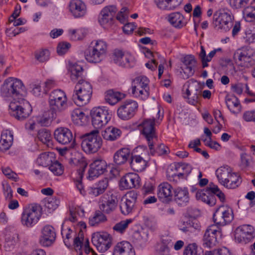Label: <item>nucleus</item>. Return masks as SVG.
Returning <instances> with one entry per match:
<instances>
[{"instance_id":"1","label":"nucleus","mask_w":255,"mask_h":255,"mask_svg":"<svg viewBox=\"0 0 255 255\" xmlns=\"http://www.w3.org/2000/svg\"><path fill=\"white\" fill-rule=\"evenodd\" d=\"M0 95L5 99L23 96L26 90L22 82L17 78L9 77L5 79L0 89Z\"/></svg>"},{"instance_id":"2","label":"nucleus","mask_w":255,"mask_h":255,"mask_svg":"<svg viewBox=\"0 0 255 255\" xmlns=\"http://www.w3.org/2000/svg\"><path fill=\"white\" fill-rule=\"evenodd\" d=\"M217 196L220 200L223 202L225 200V196L217 185L210 183L205 190L198 191L196 194L197 200H200L210 206L215 205L216 203Z\"/></svg>"},{"instance_id":"3","label":"nucleus","mask_w":255,"mask_h":255,"mask_svg":"<svg viewBox=\"0 0 255 255\" xmlns=\"http://www.w3.org/2000/svg\"><path fill=\"white\" fill-rule=\"evenodd\" d=\"M81 147L86 153L96 152L102 145V139L98 130L95 129L81 136Z\"/></svg>"},{"instance_id":"4","label":"nucleus","mask_w":255,"mask_h":255,"mask_svg":"<svg viewBox=\"0 0 255 255\" xmlns=\"http://www.w3.org/2000/svg\"><path fill=\"white\" fill-rule=\"evenodd\" d=\"M92 94V88L90 83L80 80L76 84L72 99L77 105L82 106L88 103Z\"/></svg>"},{"instance_id":"5","label":"nucleus","mask_w":255,"mask_h":255,"mask_svg":"<svg viewBox=\"0 0 255 255\" xmlns=\"http://www.w3.org/2000/svg\"><path fill=\"white\" fill-rule=\"evenodd\" d=\"M41 206L36 204H30L23 209L21 222L23 226L31 228L37 224L41 216Z\"/></svg>"},{"instance_id":"6","label":"nucleus","mask_w":255,"mask_h":255,"mask_svg":"<svg viewBox=\"0 0 255 255\" xmlns=\"http://www.w3.org/2000/svg\"><path fill=\"white\" fill-rule=\"evenodd\" d=\"M107 51L106 43L102 40L96 41L93 47H90L85 52L86 60L90 62H100L105 57Z\"/></svg>"},{"instance_id":"7","label":"nucleus","mask_w":255,"mask_h":255,"mask_svg":"<svg viewBox=\"0 0 255 255\" xmlns=\"http://www.w3.org/2000/svg\"><path fill=\"white\" fill-rule=\"evenodd\" d=\"M9 114L19 121H23L27 119L32 110L29 102L22 100L21 102H11L9 105Z\"/></svg>"},{"instance_id":"8","label":"nucleus","mask_w":255,"mask_h":255,"mask_svg":"<svg viewBox=\"0 0 255 255\" xmlns=\"http://www.w3.org/2000/svg\"><path fill=\"white\" fill-rule=\"evenodd\" d=\"M231 11L227 9H220L213 15V24L217 30L229 31L233 26Z\"/></svg>"},{"instance_id":"9","label":"nucleus","mask_w":255,"mask_h":255,"mask_svg":"<svg viewBox=\"0 0 255 255\" xmlns=\"http://www.w3.org/2000/svg\"><path fill=\"white\" fill-rule=\"evenodd\" d=\"M49 103L52 114L55 115L65 110L67 108V97L65 93L61 90H55L49 95ZM54 116L53 115L52 118Z\"/></svg>"},{"instance_id":"10","label":"nucleus","mask_w":255,"mask_h":255,"mask_svg":"<svg viewBox=\"0 0 255 255\" xmlns=\"http://www.w3.org/2000/svg\"><path fill=\"white\" fill-rule=\"evenodd\" d=\"M92 125L97 128L106 125L111 118V114L105 107H95L91 111Z\"/></svg>"},{"instance_id":"11","label":"nucleus","mask_w":255,"mask_h":255,"mask_svg":"<svg viewBox=\"0 0 255 255\" xmlns=\"http://www.w3.org/2000/svg\"><path fill=\"white\" fill-rule=\"evenodd\" d=\"M155 119H145L138 126L141 134L147 141L149 148L151 149L152 140H157L155 132Z\"/></svg>"},{"instance_id":"12","label":"nucleus","mask_w":255,"mask_h":255,"mask_svg":"<svg viewBox=\"0 0 255 255\" xmlns=\"http://www.w3.org/2000/svg\"><path fill=\"white\" fill-rule=\"evenodd\" d=\"M118 199L117 196L111 192L103 195L99 200V208L105 214L113 212L118 206Z\"/></svg>"},{"instance_id":"13","label":"nucleus","mask_w":255,"mask_h":255,"mask_svg":"<svg viewBox=\"0 0 255 255\" xmlns=\"http://www.w3.org/2000/svg\"><path fill=\"white\" fill-rule=\"evenodd\" d=\"M137 196V193L132 190L128 192L122 199L120 208L122 214L127 215L132 212L136 207Z\"/></svg>"},{"instance_id":"14","label":"nucleus","mask_w":255,"mask_h":255,"mask_svg":"<svg viewBox=\"0 0 255 255\" xmlns=\"http://www.w3.org/2000/svg\"><path fill=\"white\" fill-rule=\"evenodd\" d=\"M117 11V7L114 5L104 7L99 16L98 21L100 25L104 28L111 27L114 23Z\"/></svg>"},{"instance_id":"15","label":"nucleus","mask_w":255,"mask_h":255,"mask_svg":"<svg viewBox=\"0 0 255 255\" xmlns=\"http://www.w3.org/2000/svg\"><path fill=\"white\" fill-rule=\"evenodd\" d=\"M92 242L99 251L104 252L111 246L112 238L107 232H97L93 234Z\"/></svg>"},{"instance_id":"16","label":"nucleus","mask_w":255,"mask_h":255,"mask_svg":"<svg viewBox=\"0 0 255 255\" xmlns=\"http://www.w3.org/2000/svg\"><path fill=\"white\" fill-rule=\"evenodd\" d=\"M138 108L136 102L131 100L123 103L117 110L118 117L122 120H128L132 118Z\"/></svg>"},{"instance_id":"17","label":"nucleus","mask_w":255,"mask_h":255,"mask_svg":"<svg viewBox=\"0 0 255 255\" xmlns=\"http://www.w3.org/2000/svg\"><path fill=\"white\" fill-rule=\"evenodd\" d=\"M234 216L231 209L224 206L217 208L213 215V220L217 225L225 226L230 223Z\"/></svg>"},{"instance_id":"18","label":"nucleus","mask_w":255,"mask_h":255,"mask_svg":"<svg viewBox=\"0 0 255 255\" xmlns=\"http://www.w3.org/2000/svg\"><path fill=\"white\" fill-rule=\"evenodd\" d=\"M234 236L236 242L246 244L254 237V228L249 225L241 226L235 230Z\"/></svg>"},{"instance_id":"19","label":"nucleus","mask_w":255,"mask_h":255,"mask_svg":"<svg viewBox=\"0 0 255 255\" xmlns=\"http://www.w3.org/2000/svg\"><path fill=\"white\" fill-rule=\"evenodd\" d=\"M113 60L116 64L126 68L133 67L135 65L134 57L130 53L119 49L115 50Z\"/></svg>"},{"instance_id":"20","label":"nucleus","mask_w":255,"mask_h":255,"mask_svg":"<svg viewBox=\"0 0 255 255\" xmlns=\"http://www.w3.org/2000/svg\"><path fill=\"white\" fill-rule=\"evenodd\" d=\"M182 62L183 65L181 67V75L183 79H187L194 74L196 60L194 56L187 55L183 58Z\"/></svg>"},{"instance_id":"21","label":"nucleus","mask_w":255,"mask_h":255,"mask_svg":"<svg viewBox=\"0 0 255 255\" xmlns=\"http://www.w3.org/2000/svg\"><path fill=\"white\" fill-rule=\"evenodd\" d=\"M174 170V169L173 168ZM192 169L191 165L189 164H176L174 167V170L176 171L175 173H173L172 170H169L167 172V177L170 180L177 181V179L180 178H186L190 173Z\"/></svg>"},{"instance_id":"22","label":"nucleus","mask_w":255,"mask_h":255,"mask_svg":"<svg viewBox=\"0 0 255 255\" xmlns=\"http://www.w3.org/2000/svg\"><path fill=\"white\" fill-rule=\"evenodd\" d=\"M54 136L55 140L62 145L73 144L74 139L72 131L68 128H59L54 131Z\"/></svg>"},{"instance_id":"23","label":"nucleus","mask_w":255,"mask_h":255,"mask_svg":"<svg viewBox=\"0 0 255 255\" xmlns=\"http://www.w3.org/2000/svg\"><path fill=\"white\" fill-rule=\"evenodd\" d=\"M143 148H146L143 146H138L133 150L130 156L129 164L130 167L137 172L143 171L146 167L147 162L142 157L139 155L135 154V152L140 150Z\"/></svg>"},{"instance_id":"24","label":"nucleus","mask_w":255,"mask_h":255,"mask_svg":"<svg viewBox=\"0 0 255 255\" xmlns=\"http://www.w3.org/2000/svg\"><path fill=\"white\" fill-rule=\"evenodd\" d=\"M221 235V231L215 225L210 226L206 230L203 237V245L208 248H212L217 243V235Z\"/></svg>"},{"instance_id":"25","label":"nucleus","mask_w":255,"mask_h":255,"mask_svg":"<svg viewBox=\"0 0 255 255\" xmlns=\"http://www.w3.org/2000/svg\"><path fill=\"white\" fill-rule=\"evenodd\" d=\"M107 164L105 160L102 159L95 160L91 164L89 170V179L93 180L104 174L107 170Z\"/></svg>"},{"instance_id":"26","label":"nucleus","mask_w":255,"mask_h":255,"mask_svg":"<svg viewBox=\"0 0 255 255\" xmlns=\"http://www.w3.org/2000/svg\"><path fill=\"white\" fill-rule=\"evenodd\" d=\"M56 233L54 228L50 225L44 226L41 230L39 243L43 246L49 247L55 241Z\"/></svg>"},{"instance_id":"27","label":"nucleus","mask_w":255,"mask_h":255,"mask_svg":"<svg viewBox=\"0 0 255 255\" xmlns=\"http://www.w3.org/2000/svg\"><path fill=\"white\" fill-rule=\"evenodd\" d=\"M186 94L187 95L188 103L195 105L198 102L199 96L201 94L200 86L196 81L189 83Z\"/></svg>"},{"instance_id":"28","label":"nucleus","mask_w":255,"mask_h":255,"mask_svg":"<svg viewBox=\"0 0 255 255\" xmlns=\"http://www.w3.org/2000/svg\"><path fill=\"white\" fill-rule=\"evenodd\" d=\"M254 52L252 50H243L234 54V59L237 62H241L240 65L249 67L254 64Z\"/></svg>"},{"instance_id":"29","label":"nucleus","mask_w":255,"mask_h":255,"mask_svg":"<svg viewBox=\"0 0 255 255\" xmlns=\"http://www.w3.org/2000/svg\"><path fill=\"white\" fill-rule=\"evenodd\" d=\"M139 184V177L136 173L126 174L120 180V186L124 189L136 187Z\"/></svg>"},{"instance_id":"30","label":"nucleus","mask_w":255,"mask_h":255,"mask_svg":"<svg viewBox=\"0 0 255 255\" xmlns=\"http://www.w3.org/2000/svg\"><path fill=\"white\" fill-rule=\"evenodd\" d=\"M69 7L70 12L76 18L84 16L87 12L86 6L81 0H71Z\"/></svg>"},{"instance_id":"31","label":"nucleus","mask_w":255,"mask_h":255,"mask_svg":"<svg viewBox=\"0 0 255 255\" xmlns=\"http://www.w3.org/2000/svg\"><path fill=\"white\" fill-rule=\"evenodd\" d=\"M172 245L173 243L170 237L163 236L155 246V252L158 255H168L170 247Z\"/></svg>"},{"instance_id":"32","label":"nucleus","mask_w":255,"mask_h":255,"mask_svg":"<svg viewBox=\"0 0 255 255\" xmlns=\"http://www.w3.org/2000/svg\"><path fill=\"white\" fill-rule=\"evenodd\" d=\"M172 187L167 182L161 183L158 187L157 196L162 202L167 203L171 199Z\"/></svg>"},{"instance_id":"33","label":"nucleus","mask_w":255,"mask_h":255,"mask_svg":"<svg viewBox=\"0 0 255 255\" xmlns=\"http://www.w3.org/2000/svg\"><path fill=\"white\" fill-rule=\"evenodd\" d=\"M174 200L180 206H185L189 201L188 190L186 188H177L174 190Z\"/></svg>"},{"instance_id":"34","label":"nucleus","mask_w":255,"mask_h":255,"mask_svg":"<svg viewBox=\"0 0 255 255\" xmlns=\"http://www.w3.org/2000/svg\"><path fill=\"white\" fill-rule=\"evenodd\" d=\"M232 170L228 165L221 166L216 171V175L219 182L224 187L229 182L228 178Z\"/></svg>"},{"instance_id":"35","label":"nucleus","mask_w":255,"mask_h":255,"mask_svg":"<svg viewBox=\"0 0 255 255\" xmlns=\"http://www.w3.org/2000/svg\"><path fill=\"white\" fill-rule=\"evenodd\" d=\"M13 142V134L8 130H3L1 134L0 140V151H4L8 150Z\"/></svg>"},{"instance_id":"36","label":"nucleus","mask_w":255,"mask_h":255,"mask_svg":"<svg viewBox=\"0 0 255 255\" xmlns=\"http://www.w3.org/2000/svg\"><path fill=\"white\" fill-rule=\"evenodd\" d=\"M130 150L128 148H121L116 152L114 155V162L118 165L125 164L130 157Z\"/></svg>"},{"instance_id":"37","label":"nucleus","mask_w":255,"mask_h":255,"mask_svg":"<svg viewBox=\"0 0 255 255\" xmlns=\"http://www.w3.org/2000/svg\"><path fill=\"white\" fill-rule=\"evenodd\" d=\"M157 6L161 9L172 10L179 6L180 1L178 0H154Z\"/></svg>"},{"instance_id":"38","label":"nucleus","mask_w":255,"mask_h":255,"mask_svg":"<svg viewBox=\"0 0 255 255\" xmlns=\"http://www.w3.org/2000/svg\"><path fill=\"white\" fill-rule=\"evenodd\" d=\"M124 98V95L119 92L113 90L107 91L105 95V100L109 104L114 105Z\"/></svg>"},{"instance_id":"39","label":"nucleus","mask_w":255,"mask_h":255,"mask_svg":"<svg viewBox=\"0 0 255 255\" xmlns=\"http://www.w3.org/2000/svg\"><path fill=\"white\" fill-rule=\"evenodd\" d=\"M54 158V154L53 152H44L38 156L36 162L40 166H47L52 163Z\"/></svg>"},{"instance_id":"40","label":"nucleus","mask_w":255,"mask_h":255,"mask_svg":"<svg viewBox=\"0 0 255 255\" xmlns=\"http://www.w3.org/2000/svg\"><path fill=\"white\" fill-rule=\"evenodd\" d=\"M109 185V181L108 178H104L100 180L95 186L91 188V193L95 196H98L103 194Z\"/></svg>"},{"instance_id":"41","label":"nucleus","mask_w":255,"mask_h":255,"mask_svg":"<svg viewBox=\"0 0 255 255\" xmlns=\"http://www.w3.org/2000/svg\"><path fill=\"white\" fill-rule=\"evenodd\" d=\"M184 16L180 12H173L168 16V21L176 28H181L184 25Z\"/></svg>"},{"instance_id":"42","label":"nucleus","mask_w":255,"mask_h":255,"mask_svg":"<svg viewBox=\"0 0 255 255\" xmlns=\"http://www.w3.org/2000/svg\"><path fill=\"white\" fill-rule=\"evenodd\" d=\"M121 133L120 129L114 127H109L105 130L102 135L106 140L114 141L120 136Z\"/></svg>"},{"instance_id":"43","label":"nucleus","mask_w":255,"mask_h":255,"mask_svg":"<svg viewBox=\"0 0 255 255\" xmlns=\"http://www.w3.org/2000/svg\"><path fill=\"white\" fill-rule=\"evenodd\" d=\"M229 182L227 183L225 187L228 189H235L239 187L242 182V178L240 175L235 172H231L229 176Z\"/></svg>"},{"instance_id":"44","label":"nucleus","mask_w":255,"mask_h":255,"mask_svg":"<svg viewBox=\"0 0 255 255\" xmlns=\"http://www.w3.org/2000/svg\"><path fill=\"white\" fill-rule=\"evenodd\" d=\"M180 230L184 232H192L194 230L198 229L199 226L197 223L193 222L191 219H185L181 222Z\"/></svg>"},{"instance_id":"45","label":"nucleus","mask_w":255,"mask_h":255,"mask_svg":"<svg viewBox=\"0 0 255 255\" xmlns=\"http://www.w3.org/2000/svg\"><path fill=\"white\" fill-rule=\"evenodd\" d=\"M156 141V140H152V146L151 147V149L149 148L150 153L151 155H154L157 154L158 155H162L163 154H167L169 152L168 147L162 143L158 144L155 148L154 146Z\"/></svg>"},{"instance_id":"46","label":"nucleus","mask_w":255,"mask_h":255,"mask_svg":"<svg viewBox=\"0 0 255 255\" xmlns=\"http://www.w3.org/2000/svg\"><path fill=\"white\" fill-rule=\"evenodd\" d=\"M70 70L71 72V79L72 81H75L82 76L83 69L80 65L75 63L70 67Z\"/></svg>"},{"instance_id":"47","label":"nucleus","mask_w":255,"mask_h":255,"mask_svg":"<svg viewBox=\"0 0 255 255\" xmlns=\"http://www.w3.org/2000/svg\"><path fill=\"white\" fill-rule=\"evenodd\" d=\"M104 214L105 213H103L101 210L97 211L94 216L89 219V224L92 226H94L105 221L107 219Z\"/></svg>"},{"instance_id":"48","label":"nucleus","mask_w":255,"mask_h":255,"mask_svg":"<svg viewBox=\"0 0 255 255\" xmlns=\"http://www.w3.org/2000/svg\"><path fill=\"white\" fill-rule=\"evenodd\" d=\"M241 163L240 166L242 169H246L252 166L253 161L252 157L246 153L241 154Z\"/></svg>"},{"instance_id":"49","label":"nucleus","mask_w":255,"mask_h":255,"mask_svg":"<svg viewBox=\"0 0 255 255\" xmlns=\"http://www.w3.org/2000/svg\"><path fill=\"white\" fill-rule=\"evenodd\" d=\"M201 249H198L196 244H190L184 250L183 255H203Z\"/></svg>"},{"instance_id":"50","label":"nucleus","mask_w":255,"mask_h":255,"mask_svg":"<svg viewBox=\"0 0 255 255\" xmlns=\"http://www.w3.org/2000/svg\"><path fill=\"white\" fill-rule=\"evenodd\" d=\"M84 172V168L80 169L77 170L78 176L75 179V183L77 189L79 191L81 194L84 195L86 194L82 182V180L83 177V172Z\"/></svg>"},{"instance_id":"51","label":"nucleus","mask_w":255,"mask_h":255,"mask_svg":"<svg viewBox=\"0 0 255 255\" xmlns=\"http://www.w3.org/2000/svg\"><path fill=\"white\" fill-rule=\"evenodd\" d=\"M131 245L128 242L123 241L118 243L114 248L113 255H121L124 253L126 249L129 248Z\"/></svg>"},{"instance_id":"52","label":"nucleus","mask_w":255,"mask_h":255,"mask_svg":"<svg viewBox=\"0 0 255 255\" xmlns=\"http://www.w3.org/2000/svg\"><path fill=\"white\" fill-rule=\"evenodd\" d=\"M59 200L55 198H49L45 201V207L49 213L55 210L58 206Z\"/></svg>"},{"instance_id":"53","label":"nucleus","mask_w":255,"mask_h":255,"mask_svg":"<svg viewBox=\"0 0 255 255\" xmlns=\"http://www.w3.org/2000/svg\"><path fill=\"white\" fill-rule=\"evenodd\" d=\"M49 166V170L55 175H60L63 173L62 165L58 161L54 160Z\"/></svg>"},{"instance_id":"54","label":"nucleus","mask_w":255,"mask_h":255,"mask_svg":"<svg viewBox=\"0 0 255 255\" xmlns=\"http://www.w3.org/2000/svg\"><path fill=\"white\" fill-rule=\"evenodd\" d=\"M245 18L247 21L255 20V8L253 6H248L244 11Z\"/></svg>"},{"instance_id":"55","label":"nucleus","mask_w":255,"mask_h":255,"mask_svg":"<svg viewBox=\"0 0 255 255\" xmlns=\"http://www.w3.org/2000/svg\"><path fill=\"white\" fill-rule=\"evenodd\" d=\"M37 136L38 139L44 143L49 142L51 138L50 131L46 129L39 130Z\"/></svg>"},{"instance_id":"56","label":"nucleus","mask_w":255,"mask_h":255,"mask_svg":"<svg viewBox=\"0 0 255 255\" xmlns=\"http://www.w3.org/2000/svg\"><path fill=\"white\" fill-rule=\"evenodd\" d=\"M49 56L50 52L46 49L37 52L35 54L36 59L40 62L47 61L49 58Z\"/></svg>"},{"instance_id":"57","label":"nucleus","mask_w":255,"mask_h":255,"mask_svg":"<svg viewBox=\"0 0 255 255\" xmlns=\"http://www.w3.org/2000/svg\"><path fill=\"white\" fill-rule=\"evenodd\" d=\"M226 102L228 108L231 111H232L231 108L232 107L238 108L239 110L240 109V102L238 99L234 96H231L227 98Z\"/></svg>"},{"instance_id":"58","label":"nucleus","mask_w":255,"mask_h":255,"mask_svg":"<svg viewBox=\"0 0 255 255\" xmlns=\"http://www.w3.org/2000/svg\"><path fill=\"white\" fill-rule=\"evenodd\" d=\"M71 47V44L67 42L59 43L57 47V52L59 55L65 54Z\"/></svg>"},{"instance_id":"59","label":"nucleus","mask_w":255,"mask_h":255,"mask_svg":"<svg viewBox=\"0 0 255 255\" xmlns=\"http://www.w3.org/2000/svg\"><path fill=\"white\" fill-rule=\"evenodd\" d=\"M135 82L137 84V88L142 89L149 88L148 87L149 80L145 76H140L136 78Z\"/></svg>"},{"instance_id":"60","label":"nucleus","mask_w":255,"mask_h":255,"mask_svg":"<svg viewBox=\"0 0 255 255\" xmlns=\"http://www.w3.org/2000/svg\"><path fill=\"white\" fill-rule=\"evenodd\" d=\"M132 92L133 94L138 92L141 95V98L143 100L146 99L149 95V88L140 89L135 86L132 87Z\"/></svg>"},{"instance_id":"61","label":"nucleus","mask_w":255,"mask_h":255,"mask_svg":"<svg viewBox=\"0 0 255 255\" xmlns=\"http://www.w3.org/2000/svg\"><path fill=\"white\" fill-rule=\"evenodd\" d=\"M131 222L130 219L122 221L116 224L113 227V229L118 232L122 233L127 227L129 223Z\"/></svg>"},{"instance_id":"62","label":"nucleus","mask_w":255,"mask_h":255,"mask_svg":"<svg viewBox=\"0 0 255 255\" xmlns=\"http://www.w3.org/2000/svg\"><path fill=\"white\" fill-rule=\"evenodd\" d=\"M72 231L70 228H68L67 230H64L63 228H62L61 234L63 236V238H64V236H65V239H64V242L65 245L68 248L71 247V243L69 242V240L72 237Z\"/></svg>"},{"instance_id":"63","label":"nucleus","mask_w":255,"mask_h":255,"mask_svg":"<svg viewBox=\"0 0 255 255\" xmlns=\"http://www.w3.org/2000/svg\"><path fill=\"white\" fill-rule=\"evenodd\" d=\"M204 255H230V253L226 248H223L213 251L206 252Z\"/></svg>"},{"instance_id":"64","label":"nucleus","mask_w":255,"mask_h":255,"mask_svg":"<svg viewBox=\"0 0 255 255\" xmlns=\"http://www.w3.org/2000/svg\"><path fill=\"white\" fill-rule=\"evenodd\" d=\"M137 239V244L140 246H143L148 241V235L146 232L142 231L139 233Z\"/></svg>"}]
</instances>
